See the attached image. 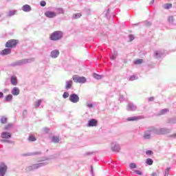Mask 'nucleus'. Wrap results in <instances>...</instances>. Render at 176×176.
Here are the masks:
<instances>
[{
	"label": "nucleus",
	"mask_w": 176,
	"mask_h": 176,
	"mask_svg": "<svg viewBox=\"0 0 176 176\" xmlns=\"http://www.w3.org/2000/svg\"><path fill=\"white\" fill-rule=\"evenodd\" d=\"M47 164H49V162H45V160H42L37 164H34L26 167V171H34V170H38V168L45 167V166H47Z\"/></svg>",
	"instance_id": "nucleus-1"
},
{
	"label": "nucleus",
	"mask_w": 176,
	"mask_h": 176,
	"mask_svg": "<svg viewBox=\"0 0 176 176\" xmlns=\"http://www.w3.org/2000/svg\"><path fill=\"white\" fill-rule=\"evenodd\" d=\"M64 37V32L63 31H55L50 34V39L51 41H60Z\"/></svg>",
	"instance_id": "nucleus-2"
},
{
	"label": "nucleus",
	"mask_w": 176,
	"mask_h": 176,
	"mask_svg": "<svg viewBox=\"0 0 176 176\" xmlns=\"http://www.w3.org/2000/svg\"><path fill=\"white\" fill-rule=\"evenodd\" d=\"M34 61H35L34 58L21 59L12 63V65L13 67H17V66L24 65L25 64H30L31 63H34Z\"/></svg>",
	"instance_id": "nucleus-3"
},
{
	"label": "nucleus",
	"mask_w": 176,
	"mask_h": 176,
	"mask_svg": "<svg viewBox=\"0 0 176 176\" xmlns=\"http://www.w3.org/2000/svg\"><path fill=\"white\" fill-rule=\"evenodd\" d=\"M110 146H111V151H112L114 153H119V152H120V149H121L120 144L116 140L111 141L110 144Z\"/></svg>",
	"instance_id": "nucleus-4"
},
{
	"label": "nucleus",
	"mask_w": 176,
	"mask_h": 176,
	"mask_svg": "<svg viewBox=\"0 0 176 176\" xmlns=\"http://www.w3.org/2000/svg\"><path fill=\"white\" fill-rule=\"evenodd\" d=\"M152 134H155V126H151L144 131L143 135L144 140H151Z\"/></svg>",
	"instance_id": "nucleus-5"
},
{
	"label": "nucleus",
	"mask_w": 176,
	"mask_h": 176,
	"mask_svg": "<svg viewBox=\"0 0 176 176\" xmlns=\"http://www.w3.org/2000/svg\"><path fill=\"white\" fill-rule=\"evenodd\" d=\"M155 134L161 135L162 134H168L170 133V129L167 128H155L154 127Z\"/></svg>",
	"instance_id": "nucleus-6"
},
{
	"label": "nucleus",
	"mask_w": 176,
	"mask_h": 176,
	"mask_svg": "<svg viewBox=\"0 0 176 176\" xmlns=\"http://www.w3.org/2000/svg\"><path fill=\"white\" fill-rule=\"evenodd\" d=\"M72 79L75 83H86V82H87V80L85 78V77H80L78 75L73 76Z\"/></svg>",
	"instance_id": "nucleus-7"
},
{
	"label": "nucleus",
	"mask_w": 176,
	"mask_h": 176,
	"mask_svg": "<svg viewBox=\"0 0 176 176\" xmlns=\"http://www.w3.org/2000/svg\"><path fill=\"white\" fill-rule=\"evenodd\" d=\"M19 43L18 40H9L6 43V47H8L9 49H13L17 46V44Z\"/></svg>",
	"instance_id": "nucleus-8"
},
{
	"label": "nucleus",
	"mask_w": 176,
	"mask_h": 176,
	"mask_svg": "<svg viewBox=\"0 0 176 176\" xmlns=\"http://www.w3.org/2000/svg\"><path fill=\"white\" fill-rule=\"evenodd\" d=\"M8 173V165L5 162H0V176H4Z\"/></svg>",
	"instance_id": "nucleus-9"
},
{
	"label": "nucleus",
	"mask_w": 176,
	"mask_h": 176,
	"mask_svg": "<svg viewBox=\"0 0 176 176\" xmlns=\"http://www.w3.org/2000/svg\"><path fill=\"white\" fill-rule=\"evenodd\" d=\"M79 100V96L76 94H72L69 97V102H73V104H78Z\"/></svg>",
	"instance_id": "nucleus-10"
},
{
	"label": "nucleus",
	"mask_w": 176,
	"mask_h": 176,
	"mask_svg": "<svg viewBox=\"0 0 176 176\" xmlns=\"http://www.w3.org/2000/svg\"><path fill=\"white\" fill-rule=\"evenodd\" d=\"M44 16L47 17V19H54V17L57 16V12L54 11L47 10L45 12Z\"/></svg>",
	"instance_id": "nucleus-11"
},
{
	"label": "nucleus",
	"mask_w": 176,
	"mask_h": 176,
	"mask_svg": "<svg viewBox=\"0 0 176 176\" xmlns=\"http://www.w3.org/2000/svg\"><path fill=\"white\" fill-rule=\"evenodd\" d=\"M98 124V121L94 118H92L88 121L87 127H96Z\"/></svg>",
	"instance_id": "nucleus-12"
},
{
	"label": "nucleus",
	"mask_w": 176,
	"mask_h": 176,
	"mask_svg": "<svg viewBox=\"0 0 176 176\" xmlns=\"http://www.w3.org/2000/svg\"><path fill=\"white\" fill-rule=\"evenodd\" d=\"M126 111H137V106L134 103L129 102L126 105Z\"/></svg>",
	"instance_id": "nucleus-13"
},
{
	"label": "nucleus",
	"mask_w": 176,
	"mask_h": 176,
	"mask_svg": "<svg viewBox=\"0 0 176 176\" xmlns=\"http://www.w3.org/2000/svg\"><path fill=\"white\" fill-rule=\"evenodd\" d=\"M60 56V51L58 50H54L50 52V56L51 58H57Z\"/></svg>",
	"instance_id": "nucleus-14"
},
{
	"label": "nucleus",
	"mask_w": 176,
	"mask_h": 176,
	"mask_svg": "<svg viewBox=\"0 0 176 176\" xmlns=\"http://www.w3.org/2000/svg\"><path fill=\"white\" fill-rule=\"evenodd\" d=\"M10 80L12 86H17V85H19V80H17V77L16 76H11Z\"/></svg>",
	"instance_id": "nucleus-15"
},
{
	"label": "nucleus",
	"mask_w": 176,
	"mask_h": 176,
	"mask_svg": "<svg viewBox=\"0 0 176 176\" xmlns=\"http://www.w3.org/2000/svg\"><path fill=\"white\" fill-rule=\"evenodd\" d=\"M140 119H142V116H133V117H129L126 120L128 122H135L137 120H140Z\"/></svg>",
	"instance_id": "nucleus-16"
},
{
	"label": "nucleus",
	"mask_w": 176,
	"mask_h": 176,
	"mask_svg": "<svg viewBox=\"0 0 176 176\" xmlns=\"http://www.w3.org/2000/svg\"><path fill=\"white\" fill-rule=\"evenodd\" d=\"M10 53H12V49L6 48L0 52V54L1 56H8V54H10Z\"/></svg>",
	"instance_id": "nucleus-17"
},
{
	"label": "nucleus",
	"mask_w": 176,
	"mask_h": 176,
	"mask_svg": "<svg viewBox=\"0 0 176 176\" xmlns=\"http://www.w3.org/2000/svg\"><path fill=\"white\" fill-rule=\"evenodd\" d=\"M1 137L5 140H9V138H12V134L9 132H3Z\"/></svg>",
	"instance_id": "nucleus-18"
},
{
	"label": "nucleus",
	"mask_w": 176,
	"mask_h": 176,
	"mask_svg": "<svg viewBox=\"0 0 176 176\" xmlns=\"http://www.w3.org/2000/svg\"><path fill=\"white\" fill-rule=\"evenodd\" d=\"M12 96H19L20 94V89L19 87H14L11 91Z\"/></svg>",
	"instance_id": "nucleus-19"
},
{
	"label": "nucleus",
	"mask_w": 176,
	"mask_h": 176,
	"mask_svg": "<svg viewBox=\"0 0 176 176\" xmlns=\"http://www.w3.org/2000/svg\"><path fill=\"white\" fill-rule=\"evenodd\" d=\"M21 10L23 12H31V10H32V9L31 8V6L28 4L23 6L21 8Z\"/></svg>",
	"instance_id": "nucleus-20"
},
{
	"label": "nucleus",
	"mask_w": 176,
	"mask_h": 176,
	"mask_svg": "<svg viewBox=\"0 0 176 176\" xmlns=\"http://www.w3.org/2000/svg\"><path fill=\"white\" fill-rule=\"evenodd\" d=\"M16 14H17V10H10L7 12L6 17H12V16H14Z\"/></svg>",
	"instance_id": "nucleus-21"
},
{
	"label": "nucleus",
	"mask_w": 176,
	"mask_h": 176,
	"mask_svg": "<svg viewBox=\"0 0 176 176\" xmlns=\"http://www.w3.org/2000/svg\"><path fill=\"white\" fill-rule=\"evenodd\" d=\"M164 54L162 52V51H155L154 52V57L155 58H162L163 57Z\"/></svg>",
	"instance_id": "nucleus-22"
},
{
	"label": "nucleus",
	"mask_w": 176,
	"mask_h": 176,
	"mask_svg": "<svg viewBox=\"0 0 176 176\" xmlns=\"http://www.w3.org/2000/svg\"><path fill=\"white\" fill-rule=\"evenodd\" d=\"M72 84H73L72 80H67L66 85H65L66 90H69V89H71V87H72Z\"/></svg>",
	"instance_id": "nucleus-23"
},
{
	"label": "nucleus",
	"mask_w": 176,
	"mask_h": 176,
	"mask_svg": "<svg viewBox=\"0 0 176 176\" xmlns=\"http://www.w3.org/2000/svg\"><path fill=\"white\" fill-rule=\"evenodd\" d=\"M12 100H13V95H12V94H9V95L6 96L4 98V101L6 102H10V101H12Z\"/></svg>",
	"instance_id": "nucleus-24"
},
{
	"label": "nucleus",
	"mask_w": 176,
	"mask_h": 176,
	"mask_svg": "<svg viewBox=\"0 0 176 176\" xmlns=\"http://www.w3.org/2000/svg\"><path fill=\"white\" fill-rule=\"evenodd\" d=\"M52 142H54V144H58V142H60V138L58 136H53L52 138Z\"/></svg>",
	"instance_id": "nucleus-25"
},
{
	"label": "nucleus",
	"mask_w": 176,
	"mask_h": 176,
	"mask_svg": "<svg viewBox=\"0 0 176 176\" xmlns=\"http://www.w3.org/2000/svg\"><path fill=\"white\" fill-rule=\"evenodd\" d=\"M118 57V52H114L113 54L110 55V59L111 60H116V58Z\"/></svg>",
	"instance_id": "nucleus-26"
},
{
	"label": "nucleus",
	"mask_w": 176,
	"mask_h": 176,
	"mask_svg": "<svg viewBox=\"0 0 176 176\" xmlns=\"http://www.w3.org/2000/svg\"><path fill=\"white\" fill-rule=\"evenodd\" d=\"M93 76L95 79H97V80H100V79H102V78H104V76L102 75H100V74H97L96 73H94L93 74Z\"/></svg>",
	"instance_id": "nucleus-27"
},
{
	"label": "nucleus",
	"mask_w": 176,
	"mask_h": 176,
	"mask_svg": "<svg viewBox=\"0 0 176 176\" xmlns=\"http://www.w3.org/2000/svg\"><path fill=\"white\" fill-rule=\"evenodd\" d=\"M164 9H171V8H173V4L171 3H166L163 6Z\"/></svg>",
	"instance_id": "nucleus-28"
},
{
	"label": "nucleus",
	"mask_w": 176,
	"mask_h": 176,
	"mask_svg": "<svg viewBox=\"0 0 176 176\" xmlns=\"http://www.w3.org/2000/svg\"><path fill=\"white\" fill-rule=\"evenodd\" d=\"M42 102V100H38L35 102L34 107L35 108H39L41 107V104Z\"/></svg>",
	"instance_id": "nucleus-29"
},
{
	"label": "nucleus",
	"mask_w": 176,
	"mask_h": 176,
	"mask_svg": "<svg viewBox=\"0 0 176 176\" xmlns=\"http://www.w3.org/2000/svg\"><path fill=\"white\" fill-rule=\"evenodd\" d=\"M146 163L148 166H152L153 164V160L151 158H148L146 160Z\"/></svg>",
	"instance_id": "nucleus-30"
},
{
	"label": "nucleus",
	"mask_w": 176,
	"mask_h": 176,
	"mask_svg": "<svg viewBox=\"0 0 176 176\" xmlns=\"http://www.w3.org/2000/svg\"><path fill=\"white\" fill-rule=\"evenodd\" d=\"M143 62H144V60L142 59H136L134 61V64H135L136 65H140V64H142Z\"/></svg>",
	"instance_id": "nucleus-31"
},
{
	"label": "nucleus",
	"mask_w": 176,
	"mask_h": 176,
	"mask_svg": "<svg viewBox=\"0 0 176 176\" xmlns=\"http://www.w3.org/2000/svg\"><path fill=\"white\" fill-rule=\"evenodd\" d=\"M168 112V109H164L160 111L159 115H166V113H167Z\"/></svg>",
	"instance_id": "nucleus-32"
},
{
	"label": "nucleus",
	"mask_w": 176,
	"mask_h": 176,
	"mask_svg": "<svg viewBox=\"0 0 176 176\" xmlns=\"http://www.w3.org/2000/svg\"><path fill=\"white\" fill-rule=\"evenodd\" d=\"M0 122L3 124H5L6 122H8V118L6 117H1L0 119Z\"/></svg>",
	"instance_id": "nucleus-33"
},
{
	"label": "nucleus",
	"mask_w": 176,
	"mask_h": 176,
	"mask_svg": "<svg viewBox=\"0 0 176 176\" xmlns=\"http://www.w3.org/2000/svg\"><path fill=\"white\" fill-rule=\"evenodd\" d=\"M80 17H82V14H80V13L74 14L73 15V19H80Z\"/></svg>",
	"instance_id": "nucleus-34"
},
{
	"label": "nucleus",
	"mask_w": 176,
	"mask_h": 176,
	"mask_svg": "<svg viewBox=\"0 0 176 176\" xmlns=\"http://www.w3.org/2000/svg\"><path fill=\"white\" fill-rule=\"evenodd\" d=\"M168 123H170L171 124L176 123V118H170L168 120Z\"/></svg>",
	"instance_id": "nucleus-35"
},
{
	"label": "nucleus",
	"mask_w": 176,
	"mask_h": 176,
	"mask_svg": "<svg viewBox=\"0 0 176 176\" xmlns=\"http://www.w3.org/2000/svg\"><path fill=\"white\" fill-rule=\"evenodd\" d=\"M137 79H138V77H137L135 75H133L129 77V80L131 82H133V80H137Z\"/></svg>",
	"instance_id": "nucleus-36"
},
{
	"label": "nucleus",
	"mask_w": 176,
	"mask_h": 176,
	"mask_svg": "<svg viewBox=\"0 0 176 176\" xmlns=\"http://www.w3.org/2000/svg\"><path fill=\"white\" fill-rule=\"evenodd\" d=\"M168 21L169 24H173V23H174V18L172 16H169Z\"/></svg>",
	"instance_id": "nucleus-37"
},
{
	"label": "nucleus",
	"mask_w": 176,
	"mask_h": 176,
	"mask_svg": "<svg viewBox=\"0 0 176 176\" xmlns=\"http://www.w3.org/2000/svg\"><path fill=\"white\" fill-rule=\"evenodd\" d=\"M87 108H93V107H94V104L91 102H87Z\"/></svg>",
	"instance_id": "nucleus-38"
},
{
	"label": "nucleus",
	"mask_w": 176,
	"mask_h": 176,
	"mask_svg": "<svg viewBox=\"0 0 176 176\" xmlns=\"http://www.w3.org/2000/svg\"><path fill=\"white\" fill-rule=\"evenodd\" d=\"M58 12V14H64V10L63 8H56Z\"/></svg>",
	"instance_id": "nucleus-39"
},
{
	"label": "nucleus",
	"mask_w": 176,
	"mask_h": 176,
	"mask_svg": "<svg viewBox=\"0 0 176 176\" xmlns=\"http://www.w3.org/2000/svg\"><path fill=\"white\" fill-rule=\"evenodd\" d=\"M69 97V93L68 92H64L63 94V98H68Z\"/></svg>",
	"instance_id": "nucleus-40"
},
{
	"label": "nucleus",
	"mask_w": 176,
	"mask_h": 176,
	"mask_svg": "<svg viewBox=\"0 0 176 176\" xmlns=\"http://www.w3.org/2000/svg\"><path fill=\"white\" fill-rule=\"evenodd\" d=\"M29 141H32V142L36 141V138L34 135H30L29 137Z\"/></svg>",
	"instance_id": "nucleus-41"
},
{
	"label": "nucleus",
	"mask_w": 176,
	"mask_h": 176,
	"mask_svg": "<svg viewBox=\"0 0 176 176\" xmlns=\"http://www.w3.org/2000/svg\"><path fill=\"white\" fill-rule=\"evenodd\" d=\"M129 167L130 168H137V164H135V163H131L129 164Z\"/></svg>",
	"instance_id": "nucleus-42"
},
{
	"label": "nucleus",
	"mask_w": 176,
	"mask_h": 176,
	"mask_svg": "<svg viewBox=\"0 0 176 176\" xmlns=\"http://www.w3.org/2000/svg\"><path fill=\"white\" fill-rule=\"evenodd\" d=\"M11 127H13V124H8L7 126L5 127V130H9Z\"/></svg>",
	"instance_id": "nucleus-43"
},
{
	"label": "nucleus",
	"mask_w": 176,
	"mask_h": 176,
	"mask_svg": "<svg viewBox=\"0 0 176 176\" xmlns=\"http://www.w3.org/2000/svg\"><path fill=\"white\" fill-rule=\"evenodd\" d=\"M170 173V168H167L166 170H165V173H164V175L165 176H168V174Z\"/></svg>",
	"instance_id": "nucleus-44"
},
{
	"label": "nucleus",
	"mask_w": 176,
	"mask_h": 176,
	"mask_svg": "<svg viewBox=\"0 0 176 176\" xmlns=\"http://www.w3.org/2000/svg\"><path fill=\"white\" fill-rule=\"evenodd\" d=\"M134 173H135V174H138V175H142V172L138 170H133Z\"/></svg>",
	"instance_id": "nucleus-45"
},
{
	"label": "nucleus",
	"mask_w": 176,
	"mask_h": 176,
	"mask_svg": "<svg viewBox=\"0 0 176 176\" xmlns=\"http://www.w3.org/2000/svg\"><path fill=\"white\" fill-rule=\"evenodd\" d=\"M40 5H41V6H42V7L46 6V1H41Z\"/></svg>",
	"instance_id": "nucleus-46"
},
{
	"label": "nucleus",
	"mask_w": 176,
	"mask_h": 176,
	"mask_svg": "<svg viewBox=\"0 0 176 176\" xmlns=\"http://www.w3.org/2000/svg\"><path fill=\"white\" fill-rule=\"evenodd\" d=\"M129 40L131 41H134V36L133 34H130L129 36Z\"/></svg>",
	"instance_id": "nucleus-47"
},
{
	"label": "nucleus",
	"mask_w": 176,
	"mask_h": 176,
	"mask_svg": "<svg viewBox=\"0 0 176 176\" xmlns=\"http://www.w3.org/2000/svg\"><path fill=\"white\" fill-rule=\"evenodd\" d=\"M153 153V152H152V151H149V150L146 152V155H152Z\"/></svg>",
	"instance_id": "nucleus-48"
},
{
	"label": "nucleus",
	"mask_w": 176,
	"mask_h": 176,
	"mask_svg": "<svg viewBox=\"0 0 176 176\" xmlns=\"http://www.w3.org/2000/svg\"><path fill=\"white\" fill-rule=\"evenodd\" d=\"M1 141V142H10V140H6V139H2Z\"/></svg>",
	"instance_id": "nucleus-49"
},
{
	"label": "nucleus",
	"mask_w": 176,
	"mask_h": 176,
	"mask_svg": "<svg viewBox=\"0 0 176 176\" xmlns=\"http://www.w3.org/2000/svg\"><path fill=\"white\" fill-rule=\"evenodd\" d=\"M124 98L123 97V96H120V101H124Z\"/></svg>",
	"instance_id": "nucleus-50"
},
{
	"label": "nucleus",
	"mask_w": 176,
	"mask_h": 176,
	"mask_svg": "<svg viewBox=\"0 0 176 176\" xmlns=\"http://www.w3.org/2000/svg\"><path fill=\"white\" fill-rule=\"evenodd\" d=\"M23 116H27V110H24L23 112Z\"/></svg>",
	"instance_id": "nucleus-51"
},
{
	"label": "nucleus",
	"mask_w": 176,
	"mask_h": 176,
	"mask_svg": "<svg viewBox=\"0 0 176 176\" xmlns=\"http://www.w3.org/2000/svg\"><path fill=\"white\" fill-rule=\"evenodd\" d=\"M43 131H44V133H49V129L45 128V129H43Z\"/></svg>",
	"instance_id": "nucleus-52"
},
{
	"label": "nucleus",
	"mask_w": 176,
	"mask_h": 176,
	"mask_svg": "<svg viewBox=\"0 0 176 176\" xmlns=\"http://www.w3.org/2000/svg\"><path fill=\"white\" fill-rule=\"evenodd\" d=\"M5 14V13L3 12H0V19H2V17H3V15Z\"/></svg>",
	"instance_id": "nucleus-53"
},
{
	"label": "nucleus",
	"mask_w": 176,
	"mask_h": 176,
	"mask_svg": "<svg viewBox=\"0 0 176 176\" xmlns=\"http://www.w3.org/2000/svg\"><path fill=\"white\" fill-rule=\"evenodd\" d=\"M151 25V22L149 21L146 22V25H147L148 27H149V25Z\"/></svg>",
	"instance_id": "nucleus-54"
},
{
	"label": "nucleus",
	"mask_w": 176,
	"mask_h": 176,
	"mask_svg": "<svg viewBox=\"0 0 176 176\" xmlns=\"http://www.w3.org/2000/svg\"><path fill=\"white\" fill-rule=\"evenodd\" d=\"M0 98H3V93L0 92Z\"/></svg>",
	"instance_id": "nucleus-55"
},
{
	"label": "nucleus",
	"mask_w": 176,
	"mask_h": 176,
	"mask_svg": "<svg viewBox=\"0 0 176 176\" xmlns=\"http://www.w3.org/2000/svg\"><path fill=\"white\" fill-rule=\"evenodd\" d=\"M170 137H172V138H176V133L171 135Z\"/></svg>",
	"instance_id": "nucleus-56"
},
{
	"label": "nucleus",
	"mask_w": 176,
	"mask_h": 176,
	"mask_svg": "<svg viewBox=\"0 0 176 176\" xmlns=\"http://www.w3.org/2000/svg\"><path fill=\"white\" fill-rule=\"evenodd\" d=\"M154 98L153 97H151L148 98V101H153Z\"/></svg>",
	"instance_id": "nucleus-57"
},
{
	"label": "nucleus",
	"mask_w": 176,
	"mask_h": 176,
	"mask_svg": "<svg viewBox=\"0 0 176 176\" xmlns=\"http://www.w3.org/2000/svg\"><path fill=\"white\" fill-rule=\"evenodd\" d=\"M155 3V0H152L150 3V5H153Z\"/></svg>",
	"instance_id": "nucleus-58"
},
{
	"label": "nucleus",
	"mask_w": 176,
	"mask_h": 176,
	"mask_svg": "<svg viewBox=\"0 0 176 176\" xmlns=\"http://www.w3.org/2000/svg\"><path fill=\"white\" fill-rule=\"evenodd\" d=\"M151 176H157V174H156V173H153L151 174Z\"/></svg>",
	"instance_id": "nucleus-59"
},
{
	"label": "nucleus",
	"mask_w": 176,
	"mask_h": 176,
	"mask_svg": "<svg viewBox=\"0 0 176 176\" xmlns=\"http://www.w3.org/2000/svg\"><path fill=\"white\" fill-rule=\"evenodd\" d=\"M91 174H93V166H91Z\"/></svg>",
	"instance_id": "nucleus-60"
},
{
	"label": "nucleus",
	"mask_w": 176,
	"mask_h": 176,
	"mask_svg": "<svg viewBox=\"0 0 176 176\" xmlns=\"http://www.w3.org/2000/svg\"><path fill=\"white\" fill-rule=\"evenodd\" d=\"M8 2H10V1H12V0H7Z\"/></svg>",
	"instance_id": "nucleus-61"
},
{
	"label": "nucleus",
	"mask_w": 176,
	"mask_h": 176,
	"mask_svg": "<svg viewBox=\"0 0 176 176\" xmlns=\"http://www.w3.org/2000/svg\"><path fill=\"white\" fill-rule=\"evenodd\" d=\"M50 160L49 158L46 159V160Z\"/></svg>",
	"instance_id": "nucleus-62"
},
{
	"label": "nucleus",
	"mask_w": 176,
	"mask_h": 176,
	"mask_svg": "<svg viewBox=\"0 0 176 176\" xmlns=\"http://www.w3.org/2000/svg\"><path fill=\"white\" fill-rule=\"evenodd\" d=\"M109 12V10H107V12Z\"/></svg>",
	"instance_id": "nucleus-63"
}]
</instances>
